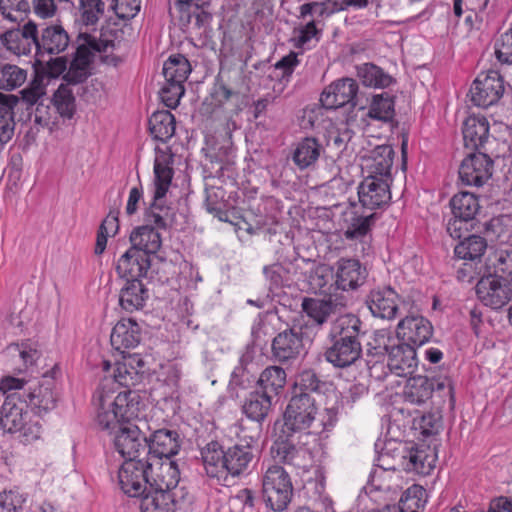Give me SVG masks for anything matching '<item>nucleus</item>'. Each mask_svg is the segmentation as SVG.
<instances>
[{
  "instance_id": "bb28decb",
  "label": "nucleus",
  "mask_w": 512,
  "mask_h": 512,
  "mask_svg": "<svg viewBox=\"0 0 512 512\" xmlns=\"http://www.w3.org/2000/svg\"><path fill=\"white\" fill-rule=\"evenodd\" d=\"M37 39V25L28 21L22 28L9 30L2 36V42L6 48L17 55H27L35 49Z\"/></svg>"
},
{
  "instance_id": "5701e85b",
  "label": "nucleus",
  "mask_w": 512,
  "mask_h": 512,
  "mask_svg": "<svg viewBox=\"0 0 512 512\" xmlns=\"http://www.w3.org/2000/svg\"><path fill=\"white\" fill-rule=\"evenodd\" d=\"M399 295L391 287L372 290L366 299V304L373 316L392 320L399 310Z\"/></svg>"
},
{
  "instance_id": "423d86ee",
  "label": "nucleus",
  "mask_w": 512,
  "mask_h": 512,
  "mask_svg": "<svg viewBox=\"0 0 512 512\" xmlns=\"http://www.w3.org/2000/svg\"><path fill=\"white\" fill-rule=\"evenodd\" d=\"M295 433L284 432L282 428L271 446L270 453L276 462L307 470L312 462L311 453L299 444Z\"/></svg>"
},
{
  "instance_id": "f257e3e1",
  "label": "nucleus",
  "mask_w": 512,
  "mask_h": 512,
  "mask_svg": "<svg viewBox=\"0 0 512 512\" xmlns=\"http://www.w3.org/2000/svg\"><path fill=\"white\" fill-rule=\"evenodd\" d=\"M27 382L24 379L7 376L0 381V390L9 393L1 407L0 425L4 431L19 433L24 442H32L40 437L41 425L33 421L27 411V400L22 399L21 389Z\"/></svg>"
},
{
  "instance_id": "9d476101",
  "label": "nucleus",
  "mask_w": 512,
  "mask_h": 512,
  "mask_svg": "<svg viewBox=\"0 0 512 512\" xmlns=\"http://www.w3.org/2000/svg\"><path fill=\"white\" fill-rule=\"evenodd\" d=\"M504 93L503 80L498 72L480 74L470 89L471 101L479 107L487 108L497 103Z\"/></svg>"
},
{
  "instance_id": "c9c22d12",
  "label": "nucleus",
  "mask_w": 512,
  "mask_h": 512,
  "mask_svg": "<svg viewBox=\"0 0 512 512\" xmlns=\"http://www.w3.org/2000/svg\"><path fill=\"white\" fill-rule=\"evenodd\" d=\"M131 248H136L148 254L150 257L161 248L160 233L150 225H143L134 229L130 235Z\"/></svg>"
},
{
  "instance_id": "37998d69",
  "label": "nucleus",
  "mask_w": 512,
  "mask_h": 512,
  "mask_svg": "<svg viewBox=\"0 0 512 512\" xmlns=\"http://www.w3.org/2000/svg\"><path fill=\"white\" fill-rule=\"evenodd\" d=\"M191 72L188 59L181 55L170 56L163 65V75L166 82L183 84Z\"/></svg>"
},
{
  "instance_id": "cd10ccee",
  "label": "nucleus",
  "mask_w": 512,
  "mask_h": 512,
  "mask_svg": "<svg viewBox=\"0 0 512 512\" xmlns=\"http://www.w3.org/2000/svg\"><path fill=\"white\" fill-rule=\"evenodd\" d=\"M110 341L112 347L124 354L126 350L138 346L141 341V328L132 319H122L113 327Z\"/></svg>"
},
{
  "instance_id": "2eb2a0df",
  "label": "nucleus",
  "mask_w": 512,
  "mask_h": 512,
  "mask_svg": "<svg viewBox=\"0 0 512 512\" xmlns=\"http://www.w3.org/2000/svg\"><path fill=\"white\" fill-rule=\"evenodd\" d=\"M148 486L166 492L180 482V472L173 460H161V458H147Z\"/></svg>"
},
{
  "instance_id": "3c124183",
  "label": "nucleus",
  "mask_w": 512,
  "mask_h": 512,
  "mask_svg": "<svg viewBox=\"0 0 512 512\" xmlns=\"http://www.w3.org/2000/svg\"><path fill=\"white\" fill-rule=\"evenodd\" d=\"M140 496L141 512H172L171 504L167 501L164 491L150 489L148 487Z\"/></svg>"
},
{
  "instance_id": "bf43d9fd",
  "label": "nucleus",
  "mask_w": 512,
  "mask_h": 512,
  "mask_svg": "<svg viewBox=\"0 0 512 512\" xmlns=\"http://www.w3.org/2000/svg\"><path fill=\"white\" fill-rule=\"evenodd\" d=\"M165 495L167 501L171 504L172 512L187 506L192 501V495L187 490L186 486L180 485V483L171 489H167Z\"/></svg>"
},
{
  "instance_id": "e433bc0d",
  "label": "nucleus",
  "mask_w": 512,
  "mask_h": 512,
  "mask_svg": "<svg viewBox=\"0 0 512 512\" xmlns=\"http://www.w3.org/2000/svg\"><path fill=\"white\" fill-rule=\"evenodd\" d=\"M20 102L15 95L0 92V144L11 140L14 134V107Z\"/></svg>"
},
{
  "instance_id": "f03ea898",
  "label": "nucleus",
  "mask_w": 512,
  "mask_h": 512,
  "mask_svg": "<svg viewBox=\"0 0 512 512\" xmlns=\"http://www.w3.org/2000/svg\"><path fill=\"white\" fill-rule=\"evenodd\" d=\"M362 321L354 314H344L332 322L328 334L331 345L324 357L336 368H347L361 358Z\"/></svg>"
},
{
  "instance_id": "b1692460",
  "label": "nucleus",
  "mask_w": 512,
  "mask_h": 512,
  "mask_svg": "<svg viewBox=\"0 0 512 512\" xmlns=\"http://www.w3.org/2000/svg\"><path fill=\"white\" fill-rule=\"evenodd\" d=\"M335 285L343 291L355 290L363 285L366 277V268L362 267L359 260L341 258L336 264Z\"/></svg>"
},
{
  "instance_id": "f3484780",
  "label": "nucleus",
  "mask_w": 512,
  "mask_h": 512,
  "mask_svg": "<svg viewBox=\"0 0 512 512\" xmlns=\"http://www.w3.org/2000/svg\"><path fill=\"white\" fill-rule=\"evenodd\" d=\"M55 381L47 376L38 385L23 386L22 399L27 400L28 406L38 415L47 413L56 407L57 397L54 393Z\"/></svg>"
},
{
  "instance_id": "ea45409f",
  "label": "nucleus",
  "mask_w": 512,
  "mask_h": 512,
  "mask_svg": "<svg viewBox=\"0 0 512 512\" xmlns=\"http://www.w3.org/2000/svg\"><path fill=\"white\" fill-rule=\"evenodd\" d=\"M321 150L322 147L315 138L306 137L297 144L292 159L295 165L303 170L316 163Z\"/></svg>"
},
{
  "instance_id": "4468645a",
  "label": "nucleus",
  "mask_w": 512,
  "mask_h": 512,
  "mask_svg": "<svg viewBox=\"0 0 512 512\" xmlns=\"http://www.w3.org/2000/svg\"><path fill=\"white\" fill-rule=\"evenodd\" d=\"M113 446L125 461L138 460L140 452L146 450L147 437L136 425L128 422L115 431Z\"/></svg>"
},
{
  "instance_id": "13d9d810",
  "label": "nucleus",
  "mask_w": 512,
  "mask_h": 512,
  "mask_svg": "<svg viewBox=\"0 0 512 512\" xmlns=\"http://www.w3.org/2000/svg\"><path fill=\"white\" fill-rule=\"evenodd\" d=\"M189 14V22L184 21L181 18V12H175L179 22L183 26L193 25L197 29L205 28L211 21V14L200 8L198 4H189V9L186 10Z\"/></svg>"
},
{
  "instance_id": "774afa93",
  "label": "nucleus",
  "mask_w": 512,
  "mask_h": 512,
  "mask_svg": "<svg viewBox=\"0 0 512 512\" xmlns=\"http://www.w3.org/2000/svg\"><path fill=\"white\" fill-rule=\"evenodd\" d=\"M419 427L425 436L437 434L441 428V415L438 412L423 414L419 421Z\"/></svg>"
},
{
  "instance_id": "79ce46f5",
  "label": "nucleus",
  "mask_w": 512,
  "mask_h": 512,
  "mask_svg": "<svg viewBox=\"0 0 512 512\" xmlns=\"http://www.w3.org/2000/svg\"><path fill=\"white\" fill-rule=\"evenodd\" d=\"M257 383L259 390L275 397L286 383V372L282 367L269 366L262 371Z\"/></svg>"
},
{
  "instance_id": "69168bd1",
  "label": "nucleus",
  "mask_w": 512,
  "mask_h": 512,
  "mask_svg": "<svg viewBox=\"0 0 512 512\" xmlns=\"http://www.w3.org/2000/svg\"><path fill=\"white\" fill-rule=\"evenodd\" d=\"M89 75V68L71 61L63 79L65 84L70 87V85L83 83Z\"/></svg>"
},
{
  "instance_id": "4d7b16f0",
  "label": "nucleus",
  "mask_w": 512,
  "mask_h": 512,
  "mask_svg": "<svg viewBox=\"0 0 512 512\" xmlns=\"http://www.w3.org/2000/svg\"><path fill=\"white\" fill-rule=\"evenodd\" d=\"M20 93L21 102L27 105V109L30 106L38 105L39 102L48 101V98H46V87L40 79H34Z\"/></svg>"
},
{
  "instance_id": "603ef678",
  "label": "nucleus",
  "mask_w": 512,
  "mask_h": 512,
  "mask_svg": "<svg viewBox=\"0 0 512 512\" xmlns=\"http://www.w3.org/2000/svg\"><path fill=\"white\" fill-rule=\"evenodd\" d=\"M358 76L365 86L387 87L392 82V77L378 66L365 63L358 68Z\"/></svg>"
},
{
  "instance_id": "49530a36",
  "label": "nucleus",
  "mask_w": 512,
  "mask_h": 512,
  "mask_svg": "<svg viewBox=\"0 0 512 512\" xmlns=\"http://www.w3.org/2000/svg\"><path fill=\"white\" fill-rule=\"evenodd\" d=\"M144 217L146 225H154L155 229H166L171 218V209L164 205L163 198L156 199V195H154L153 202L145 211Z\"/></svg>"
},
{
  "instance_id": "9b49d317",
  "label": "nucleus",
  "mask_w": 512,
  "mask_h": 512,
  "mask_svg": "<svg viewBox=\"0 0 512 512\" xmlns=\"http://www.w3.org/2000/svg\"><path fill=\"white\" fill-rule=\"evenodd\" d=\"M70 42V36L61 24H48L40 30L37 28L36 56L40 59L46 55H59L67 50Z\"/></svg>"
},
{
  "instance_id": "680f3d73",
  "label": "nucleus",
  "mask_w": 512,
  "mask_h": 512,
  "mask_svg": "<svg viewBox=\"0 0 512 512\" xmlns=\"http://www.w3.org/2000/svg\"><path fill=\"white\" fill-rule=\"evenodd\" d=\"M333 278L332 269L321 266L316 268L309 277L310 285L313 289L318 290L320 293H327L330 289L329 282Z\"/></svg>"
},
{
  "instance_id": "c85d7f7f",
  "label": "nucleus",
  "mask_w": 512,
  "mask_h": 512,
  "mask_svg": "<svg viewBox=\"0 0 512 512\" xmlns=\"http://www.w3.org/2000/svg\"><path fill=\"white\" fill-rule=\"evenodd\" d=\"M143 365L142 359L138 357H130L127 362L117 363L113 375L104 379L101 389L105 391L108 383L115 382L124 387V390H131L130 387L136 386L143 379L144 372L140 370Z\"/></svg>"
},
{
  "instance_id": "0eeeda50",
  "label": "nucleus",
  "mask_w": 512,
  "mask_h": 512,
  "mask_svg": "<svg viewBox=\"0 0 512 512\" xmlns=\"http://www.w3.org/2000/svg\"><path fill=\"white\" fill-rule=\"evenodd\" d=\"M315 399L307 392H294L284 413V432L308 429L317 415Z\"/></svg>"
},
{
  "instance_id": "338daca9",
  "label": "nucleus",
  "mask_w": 512,
  "mask_h": 512,
  "mask_svg": "<svg viewBox=\"0 0 512 512\" xmlns=\"http://www.w3.org/2000/svg\"><path fill=\"white\" fill-rule=\"evenodd\" d=\"M224 193L220 188H211L206 190V208L208 212L219 215L224 212L223 204Z\"/></svg>"
},
{
  "instance_id": "052dcab7",
  "label": "nucleus",
  "mask_w": 512,
  "mask_h": 512,
  "mask_svg": "<svg viewBox=\"0 0 512 512\" xmlns=\"http://www.w3.org/2000/svg\"><path fill=\"white\" fill-rule=\"evenodd\" d=\"M184 86L180 83L166 82L160 91V97L166 107L175 109L184 94Z\"/></svg>"
},
{
  "instance_id": "f8f14e48",
  "label": "nucleus",
  "mask_w": 512,
  "mask_h": 512,
  "mask_svg": "<svg viewBox=\"0 0 512 512\" xmlns=\"http://www.w3.org/2000/svg\"><path fill=\"white\" fill-rule=\"evenodd\" d=\"M147 459L125 461L118 471L119 484L130 497H138L148 489Z\"/></svg>"
},
{
  "instance_id": "864d4df0",
  "label": "nucleus",
  "mask_w": 512,
  "mask_h": 512,
  "mask_svg": "<svg viewBox=\"0 0 512 512\" xmlns=\"http://www.w3.org/2000/svg\"><path fill=\"white\" fill-rule=\"evenodd\" d=\"M155 191L156 199L164 198L172 181L173 169L166 160L156 159L154 163Z\"/></svg>"
},
{
  "instance_id": "1a4fd4ad",
  "label": "nucleus",
  "mask_w": 512,
  "mask_h": 512,
  "mask_svg": "<svg viewBox=\"0 0 512 512\" xmlns=\"http://www.w3.org/2000/svg\"><path fill=\"white\" fill-rule=\"evenodd\" d=\"M305 333L302 327H290L276 334L271 343V354L280 363L293 362L306 354Z\"/></svg>"
},
{
  "instance_id": "2f4dec72",
  "label": "nucleus",
  "mask_w": 512,
  "mask_h": 512,
  "mask_svg": "<svg viewBox=\"0 0 512 512\" xmlns=\"http://www.w3.org/2000/svg\"><path fill=\"white\" fill-rule=\"evenodd\" d=\"M465 147L478 150L484 146L489 136V123L485 117L469 116L463 124Z\"/></svg>"
},
{
  "instance_id": "aec40b11",
  "label": "nucleus",
  "mask_w": 512,
  "mask_h": 512,
  "mask_svg": "<svg viewBox=\"0 0 512 512\" xmlns=\"http://www.w3.org/2000/svg\"><path fill=\"white\" fill-rule=\"evenodd\" d=\"M433 327L422 316H410L402 319L397 326V336L411 346H422L432 337Z\"/></svg>"
},
{
  "instance_id": "a18cd8bd",
  "label": "nucleus",
  "mask_w": 512,
  "mask_h": 512,
  "mask_svg": "<svg viewBox=\"0 0 512 512\" xmlns=\"http://www.w3.org/2000/svg\"><path fill=\"white\" fill-rule=\"evenodd\" d=\"M402 459V466L406 471L426 475L432 469L431 461H429V457L423 449L413 446L406 448L403 451Z\"/></svg>"
},
{
  "instance_id": "20e7f679",
  "label": "nucleus",
  "mask_w": 512,
  "mask_h": 512,
  "mask_svg": "<svg viewBox=\"0 0 512 512\" xmlns=\"http://www.w3.org/2000/svg\"><path fill=\"white\" fill-rule=\"evenodd\" d=\"M293 495V486L289 474L280 465L270 466L262 477V496L270 509L284 511Z\"/></svg>"
},
{
  "instance_id": "7ed1b4c3",
  "label": "nucleus",
  "mask_w": 512,
  "mask_h": 512,
  "mask_svg": "<svg viewBox=\"0 0 512 512\" xmlns=\"http://www.w3.org/2000/svg\"><path fill=\"white\" fill-rule=\"evenodd\" d=\"M99 411L97 423L103 430L111 433L119 429L131 419L138 417L141 406V397L135 390H123L111 402L104 390L97 392Z\"/></svg>"
},
{
  "instance_id": "39448f33",
  "label": "nucleus",
  "mask_w": 512,
  "mask_h": 512,
  "mask_svg": "<svg viewBox=\"0 0 512 512\" xmlns=\"http://www.w3.org/2000/svg\"><path fill=\"white\" fill-rule=\"evenodd\" d=\"M452 217L448 220L446 230L454 239H460L464 233L474 229L475 216L480 210L478 198L469 192H460L450 200Z\"/></svg>"
},
{
  "instance_id": "58836bf2",
  "label": "nucleus",
  "mask_w": 512,
  "mask_h": 512,
  "mask_svg": "<svg viewBox=\"0 0 512 512\" xmlns=\"http://www.w3.org/2000/svg\"><path fill=\"white\" fill-rule=\"evenodd\" d=\"M149 130L155 140L167 142L175 134V117L168 110L156 111L149 118Z\"/></svg>"
},
{
  "instance_id": "4be33fe9",
  "label": "nucleus",
  "mask_w": 512,
  "mask_h": 512,
  "mask_svg": "<svg viewBox=\"0 0 512 512\" xmlns=\"http://www.w3.org/2000/svg\"><path fill=\"white\" fill-rule=\"evenodd\" d=\"M358 84L352 78H342L330 84L321 94L320 101L326 109H337L353 102Z\"/></svg>"
},
{
  "instance_id": "6ab92c4d",
  "label": "nucleus",
  "mask_w": 512,
  "mask_h": 512,
  "mask_svg": "<svg viewBox=\"0 0 512 512\" xmlns=\"http://www.w3.org/2000/svg\"><path fill=\"white\" fill-rule=\"evenodd\" d=\"M151 267V257L136 248H129L117 261L116 272L120 278L141 279L147 276Z\"/></svg>"
},
{
  "instance_id": "6e6d98bb",
  "label": "nucleus",
  "mask_w": 512,
  "mask_h": 512,
  "mask_svg": "<svg viewBox=\"0 0 512 512\" xmlns=\"http://www.w3.org/2000/svg\"><path fill=\"white\" fill-rule=\"evenodd\" d=\"M27 77V72L16 65L7 64L0 69V88L12 90L21 86Z\"/></svg>"
},
{
  "instance_id": "e2e57ef3",
  "label": "nucleus",
  "mask_w": 512,
  "mask_h": 512,
  "mask_svg": "<svg viewBox=\"0 0 512 512\" xmlns=\"http://www.w3.org/2000/svg\"><path fill=\"white\" fill-rule=\"evenodd\" d=\"M25 500V497L18 491H4L0 493V508L3 512H19Z\"/></svg>"
},
{
  "instance_id": "c03bdc74",
  "label": "nucleus",
  "mask_w": 512,
  "mask_h": 512,
  "mask_svg": "<svg viewBox=\"0 0 512 512\" xmlns=\"http://www.w3.org/2000/svg\"><path fill=\"white\" fill-rule=\"evenodd\" d=\"M201 457L206 474L209 477H218L224 471L225 450L216 441L208 443L201 451Z\"/></svg>"
},
{
  "instance_id": "0e129e2a",
  "label": "nucleus",
  "mask_w": 512,
  "mask_h": 512,
  "mask_svg": "<svg viewBox=\"0 0 512 512\" xmlns=\"http://www.w3.org/2000/svg\"><path fill=\"white\" fill-rule=\"evenodd\" d=\"M320 380L317 374L313 370H305L303 371L295 384V391L298 393L302 392H313L319 389Z\"/></svg>"
},
{
  "instance_id": "dca6fc26",
  "label": "nucleus",
  "mask_w": 512,
  "mask_h": 512,
  "mask_svg": "<svg viewBox=\"0 0 512 512\" xmlns=\"http://www.w3.org/2000/svg\"><path fill=\"white\" fill-rule=\"evenodd\" d=\"M493 161L482 152L470 153L461 163L459 177L466 185L482 186L492 176Z\"/></svg>"
},
{
  "instance_id": "de8ad7c7",
  "label": "nucleus",
  "mask_w": 512,
  "mask_h": 512,
  "mask_svg": "<svg viewBox=\"0 0 512 512\" xmlns=\"http://www.w3.org/2000/svg\"><path fill=\"white\" fill-rule=\"evenodd\" d=\"M394 101L387 93L375 95L367 116L382 122H390L394 117Z\"/></svg>"
},
{
  "instance_id": "8fccbe9b",
  "label": "nucleus",
  "mask_w": 512,
  "mask_h": 512,
  "mask_svg": "<svg viewBox=\"0 0 512 512\" xmlns=\"http://www.w3.org/2000/svg\"><path fill=\"white\" fill-rule=\"evenodd\" d=\"M61 117L72 118L76 109L75 97L72 89L66 84H60L54 92L51 101Z\"/></svg>"
},
{
  "instance_id": "ddd939ff",
  "label": "nucleus",
  "mask_w": 512,
  "mask_h": 512,
  "mask_svg": "<svg viewBox=\"0 0 512 512\" xmlns=\"http://www.w3.org/2000/svg\"><path fill=\"white\" fill-rule=\"evenodd\" d=\"M112 33L110 29H102L98 39L88 33H79L76 38V51L71 61L89 68L96 52H106L108 48L114 47Z\"/></svg>"
},
{
  "instance_id": "4c0bfd02",
  "label": "nucleus",
  "mask_w": 512,
  "mask_h": 512,
  "mask_svg": "<svg viewBox=\"0 0 512 512\" xmlns=\"http://www.w3.org/2000/svg\"><path fill=\"white\" fill-rule=\"evenodd\" d=\"M302 307L310 318L322 325L338 312L341 305L330 296L328 299H304Z\"/></svg>"
},
{
  "instance_id": "f704fd0d",
  "label": "nucleus",
  "mask_w": 512,
  "mask_h": 512,
  "mask_svg": "<svg viewBox=\"0 0 512 512\" xmlns=\"http://www.w3.org/2000/svg\"><path fill=\"white\" fill-rule=\"evenodd\" d=\"M454 248L455 256L458 260H468L471 262H481V257L487 249V240L477 234L465 235Z\"/></svg>"
},
{
  "instance_id": "412c9836",
  "label": "nucleus",
  "mask_w": 512,
  "mask_h": 512,
  "mask_svg": "<svg viewBox=\"0 0 512 512\" xmlns=\"http://www.w3.org/2000/svg\"><path fill=\"white\" fill-rule=\"evenodd\" d=\"M256 448L247 444H235L225 450L224 471L233 477L247 474L255 461Z\"/></svg>"
},
{
  "instance_id": "72a5a7b5",
  "label": "nucleus",
  "mask_w": 512,
  "mask_h": 512,
  "mask_svg": "<svg viewBox=\"0 0 512 512\" xmlns=\"http://www.w3.org/2000/svg\"><path fill=\"white\" fill-rule=\"evenodd\" d=\"M435 383L427 376L410 377L404 387V401L414 405H421L431 398Z\"/></svg>"
},
{
  "instance_id": "a211bd4d",
  "label": "nucleus",
  "mask_w": 512,
  "mask_h": 512,
  "mask_svg": "<svg viewBox=\"0 0 512 512\" xmlns=\"http://www.w3.org/2000/svg\"><path fill=\"white\" fill-rule=\"evenodd\" d=\"M359 201L363 208L374 210L388 204L391 199L390 181L367 176L358 187Z\"/></svg>"
},
{
  "instance_id": "393cba45",
  "label": "nucleus",
  "mask_w": 512,
  "mask_h": 512,
  "mask_svg": "<svg viewBox=\"0 0 512 512\" xmlns=\"http://www.w3.org/2000/svg\"><path fill=\"white\" fill-rule=\"evenodd\" d=\"M148 456L147 458H161V460H171L180 449L179 434L169 429L156 430L147 438Z\"/></svg>"
},
{
  "instance_id": "6e6552de",
  "label": "nucleus",
  "mask_w": 512,
  "mask_h": 512,
  "mask_svg": "<svg viewBox=\"0 0 512 512\" xmlns=\"http://www.w3.org/2000/svg\"><path fill=\"white\" fill-rule=\"evenodd\" d=\"M476 294L479 301L492 309H500L512 298V286L509 280L492 275L491 267L483 272L476 284Z\"/></svg>"
},
{
  "instance_id": "c756f323",
  "label": "nucleus",
  "mask_w": 512,
  "mask_h": 512,
  "mask_svg": "<svg viewBox=\"0 0 512 512\" xmlns=\"http://www.w3.org/2000/svg\"><path fill=\"white\" fill-rule=\"evenodd\" d=\"M394 150L390 145H379L371 150L370 155L365 158V167L369 172L368 176L385 178L391 182V168L394 159Z\"/></svg>"
},
{
  "instance_id": "a19ab883",
  "label": "nucleus",
  "mask_w": 512,
  "mask_h": 512,
  "mask_svg": "<svg viewBox=\"0 0 512 512\" xmlns=\"http://www.w3.org/2000/svg\"><path fill=\"white\" fill-rule=\"evenodd\" d=\"M376 213L359 214L357 211H351L346 215L347 224L344 235L347 239H357L365 236L374 225Z\"/></svg>"
},
{
  "instance_id": "473e14b6",
  "label": "nucleus",
  "mask_w": 512,
  "mask_h": 512,
  "mask_svg": "<svg viewBox=\"0 0 512 512\" xmlns=\"http://www.w3.org/2000/svg\"><path fill=\"white\" fill-rule=\"evenodd\" d=\"M273 397L259 389L249 393L242 405L243 413L261 424L272 410Z\"/></svg>"
},
{
  "instance_id": "09e8293b",
  "label": "nucleus",
  "mask_w": 512,
  "mask_h": 512,
  "mask_svg": "<svg viewBox=\"0 0 512 512\" xmlns=\"http://www.w3.org/2000/svg\"><path fill=\"white\" fill-rule=\"evenodd\" d=\"M488 266L491 267L492 275L510 281L512 279V250L496 251L484 265L485 273H487Z\"/></svg>"
},
{
  "instance_id": "7c9ffc66",
  "label": "nucleus",
  "mask_w": 512,
  "mask_h": 512,
  "mask_svg": "<svg viewBox=\"0 0 512 512\" xmlns=\"http://www.w3.org/2000/svg\"><path fill=\"white\" fill-rule=\"evenodd\" d=\"M149 298V291L143 280L130 279L126 280L125 285L119 293V304L127 312L140 310L144 307Z\"/></svg>"
},
{
  "instance_id": "5fc2aeb1",
  "label": "nucleus",
  "mask_w": 512,
  "mask_h": 512,
  "mask_svg": "<svg viewBox=\"0 0 512 512\" xmlns=\"http://www.w3.org/2000/svg\"><path fill=\"white\" fill-rule=\"evenodd\" d=\"M103 0H80V19L85 26H94L105 13Z\"/></svg>"
},
{
  "instance_id": "a878e982",
  "label": "nucleus",
  "mask_w": 512,
  "mask_h": 512,
  "mask_svg": "<svg viewBox=\"0 0 512 512\" xmlns=\"http://www.w3.org/2000/svg\"><path fill=\"white\" fill-rule=\"evenodd\" d=\"M387 366L397 376H411L418 367L415 348L404 342L394 344L390 348Z\"/></svg>"
}]
</instances>
